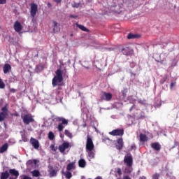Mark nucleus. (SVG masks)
Here are the masks:
<instances>
[{
    "mask_svg": "<svg viewBox=\"0 0 179 179\" xmlns=\"http://www.w3.org/2000/svg\"><path fill=\"white\" fill-rule=\"evenodd\" d=\"M62 80V71L59 69L56 71V76L53 78L52 81L53 87H55V86H57L59 83H61Z\"/></svg>",
    "mask_w": 179,
    "mask_h": 179,
    "instance_id": "1",
    "label": "nucleus"
},
{
    "mask_svg": "<svg viewBox=\"0 0 179 179\" xmlns=\"http://www.w3.org/2000/svg\"><path fill=\"white\" fill-rule=\"evenodd\" d=\"M57 121H59V123L57 126V129L59 132L64 131V128H65V125H68V120L65 119L64 117H57Z\"/></svg>",
    "mask_w": 179,
    "mask_h": 179,
    "instance_id": "2",
    "label": "nucleus"
},
{
    "mask_svg": "<svg viewBox=\"0 0 179 179\" xmlns=\"http://www.w3.org/2000/svg\"><path fill=\"white\" fill-rule=\"evenodd\" d=\"M22 119L25 125H29L30 122H34V119L33 118L31 114L24 115V116H22Z\"/></svg>",
    "mask_w": 179,
    "mask_h": 179,
    "instance_id": "3",
    "label": "nucleus"
},
{
    "mask_svg": "<svg viewBox=\"0 0 179 179\" xmlns=\"http://www.w3.org/2000/svg\"><path fill=\"white\" fill-rule=\"evenodd\" d=\"M94 149V144H93V140L87 136L86 143V150H93Z\"/></svg>",
    "mask_w": 179,
    "mask_h": 179,
    "instance_id": "4",
    "label": "nucleus"
},
{
    "mask_svg": "<svg viewBox=\"0 0 179 179\" xmlns=\"http://www.w3.org/2000/svg\"><path fill=\"white\" fill-rule=\"evenodd\" d=\"M109 134L113 136H122V135H124V129H117L110 131Z\"/></svg>",
    "mask_w": 179,
    "mask_h": 179,
    "instance_id": "5",
    "label": "nucleus"
},
{
    "mask_svg": "<svg viewBox=\"0 0 179 179\" xmlns=\"http://www.w3.org/2000/svg\"><path fill=\"white\" fill-rule=\"evenodd\" d=\"M124 162L127 166H132L133 159L131 154H127L124 159Z\"/></svg>",
    "mask_w": 179,
    "mask_h": 179,
    "instance_id": "6",
    "label": "nucleus"
},
{
    "mask_svg": "<svg viewBox=\"0 0 179 179\" xmlns=\"http://www.w3.org/2000/svg\"><path fill=\"white\" fill-rule=\"evenodd\" d=\"M30 6H31V10H30L31 16H32V17H35L38 10L37 4L31 3Z\"/></svg>",
    "mask_w": 179,
    "mask_h": 179,
    "instance_id": "7",
    "label": "nucleus"
},
{
    "mask_svg": "<svg viewBox=\"0 0 179 179\" xmlns=\"http://www.w3.org/2000/svg\"><path fill=\"white\" fill-rule=\"evenodd\" d=\"M69 148H71V144L68 142H64L59 147V150L61 153H64Z\"/></svg>",
    "mask_w": 179,
    "mask_h": 179,
    "instance_id": "8",
    "label": "nucleus"
},
{
    "mask_svg": "<svg viewBox=\"0 0 179 179\" xmlns=\"http://www.w3.org/2000/svg\"><path fill=\"white\" fill-rule=\"evenodd\" d=\"M101 99L102 100H106V101H110V99H113V95L110 93L102 92Z\"/></svg>",
    "mask_w": 179,
    "mask_h": 179,
    "instance_id": "9",
    "label": "nucleus"
},
{
    "mask_svg": "<svg viewBox=\"0 0 179 179\" xmlns=\"http://www.w3.org/2000/svg\"><path fill=\"white\" fill-rule=\"evenodd\" d=\"M30 142L34 149H38V148H40V143L38 142V140L31 138Z\"/></svg>",
    "mask_w": 179,
    "mask_h": 179,
    "instance_id": "10",
    "label": "nucleus"
},
{
    "mask_svg": "<svg viewBox=\"0 0 179 179\" xmlns=\"http://www.w3.org/2000/svg\"><path fill=\"white\" fill-rule=\"evenodd\" d=\"M61 28L59 27V24L57 22L53 21V32L54 33H59Z\"/></svg>",
    "mask_w": 179,
    "mask_h": 179,
    "instance_id": "11",
    "label": "nucleus"
},
{
    "mask_svg": "<svg viewBox=\"0 0 179 179\" xmlns=\"http://www.w3.org/2000/svg\"><path fill=\"white\" fill-rule=\"evenodd\" d=\"M76 169V165L73 162H70L66 166L67 171H72V170H75Z\"/></svg>",
    "mask_w": 179,
    "mask_h": 179,
    "instance_id": "12",
    "label": "nucleus"
},
{
    "mask_svg": "<svg viewBox=\"0 0 179 179\" xmlns=\"http://www.w3.org/2000/svg\"><path fill=\"white\" fill-rule=\"evenodd\" d=\"M14 29L17 33H19L22 30V24L19 22L18 21H16L14 24Z\"/></svg>",
    "mask_w": 179,
    "mask_h": 179,
    "instance_id": "13",
    "label": "nucleus"
},
{
    "mask_svg": "<svg viewBox=\"0 0 179 179\" xmlns=\"http://www.w3.org/2000/svg\"><path fill=\"white\" fill-rule=\"evenodd\" d=\"M86 152L88 155V159L90 160V159H94V149L93 150H86Z\"/></svg>",
    "mask_w": 179,
    "mask_h": 179,
    "instance_id": "14",
    "label": "nucleus"
},
{
    "mask_svg": "<svg viewBox=\"0 0 179 179\" xmlns=\"http://www.w3.org/2000/svg\"><path fill=\"white\" fill-rule=\"evenodd\" d=\"M117 149H118V150H121V149H122V147L124 146V141H122V138L117 139Z\"/></svg>",
    "mask_w": 179,
    "mask_h": 179,
    "instance_id": "15",
    "label": "nucleus"
},
{
    "mask_svg": "<svg viewBox=\"0 0 179 179\" xmlns=\"http://www.w3.org/2000/svg\"><path fill=\"white\" fill-rule=\"evenodd\" d=\"M12 69V66L9 64H6L3 67V71L4 73H8Z\"/></svg>",
    "mask_w": 179,
    "mask_h": 179,
    "instance_id": "16",
    "label": "nucleus"
},
{
    "mask_svg": "<svg viewBox=\"0 0 179 179\" xmlns=\"http://www.w3.org/2000/svg\"><path fill=\"white\" fill-rule=\"evenodd\" d=\"M8 148H9V145L7 143H6L0 148V153H5V152L8 150Z\"/></svg>",
    "mask_w": 179,
    "mask_h": 179,
    "instance_id": "17",
    "label": "nucleus"
},
{
    "mask_svg": "<svg viewBox=\"0 0 179 179\" xmlns=\"http://www.w3.org/2000/svg\"><path fill=\"white\" fill-rule=\"evenodd\" d=\"M151 148H152V149H154V150H160V149H161V146H160V144H159V143H152Z\"/></svg>",
    "mask_w": 179,
    "mask_h": 179,
    "instance_id": "18",
    "label": "nucleus"
},
{
    "mask_svg": "<svg viewBox=\"0 0 179 179\" xmlns=\"http://www.w3.org/2000/svg\"><path fill=\"white\" fill-rule=\"evenodd\" d=\"M122 52L124 55H129V54H131V48L125 47L122 50Z\"/></svg>",
    "mask_w": 179,
    "mask_h": 179,
    "instance_id": "19",
    "label": "nucleus"
},
{
    "mask_svg": "<svg viewBox=\"0 0 179 179\" xmlns=\"http://www.w3.org/2000/svg\"><path fill=\"white\" fill-rule=\"evenodd\" d=\"M140 36L135 34H129L127 35V38L129 40H134V38H139Z\"/></svg>",
    "mask_w": 179,
    "mask_h": 179,
    "instance_id": "20",
    "label": "nucleus"
},
{
    "mask_svg": "<svg viewBox=\"0 0 179 179\" xmlns=\"http://www.w3.org/2000/svg\"><path fill=\"white\" fill-rule=\"evenodd\" d=\"M9 173L16 177V178L19 177V171H16V169H10Z\"/></svg>",
    "mask_w": 179,
    "mask_h": 179,
    "instance_id": "21",
    "label": "nucleus"
},
{
    "mask_svg": "<svg viewBox=\"0 0 179 179\" xmlns=\"http://www.w3.org/2000/svg\"><path fill=\"white\" fill-rule=\"evenodd\" d=\"M78 166L83 169L86 167V161L85 159H80L78 161Z\"/></svg>",
    "mask_w": 179,
    "mask_h": 179,
    "instance_id": "22",
    "label": "nucleus"
},
{
    "mask_svg": "<svg viewBox=\"0 0 179 179\" xmlns=\"http://www.w3.org/2000/svg\"><path fill=\"white\" fill-rule=\"evenodd\" d=\"M9 178V172L6 171L4 173H1V179H8Z\"/></svg>",
    "mask_w": 179,
    "mask_h": 179,
    "instance_id": "23",
    "label": "nucleus"
},
{
    "mask_svg": "<svg viewBox=\"0 0 179 179\" xmlns=\"http://www.w3.org/2000/svg\"><path fill=\"white\" fill-rule=\"evenodd\" d=\"M76 27H78V29H80V30H83V31H89V29H87V28H86L83 25H80L79 24H76Z\"/></svg>",
    "mask_w": 179,
    "mask_h": 179,
    "instance_id": "24",
    "label": "nucleus"
},
{
    "mask_svg": "<svg viewBox=\"0 0 179 179\" xmlns=\"http://www.w3.org/2000/svg\"><path fill=\"white\" fill-rule=\"evenodd\" d=\"M140 141L141 142H146V141H148V136L145 134H140Z\"/></svg>",
    "mask_w": 179,
    "mask_h": 179,
    "instance_id": "25",
    "label": "nucleus"
},
{
    "mask_svg": "<svg viewBox=\"0 0 179 179\" xmlns=\"http://www.w3.org/2000/svg\"><path fill=\"white\" fill-rule=\"evenodd\" d=\"M64 174L66 178H68V179L72 178V173L69 172V171H66Z\"/></svg>",
    "mask_w": 179,
    "mask_h": 179,
    "instance_id": "26",
    "label": "nucleus"
},
{
    "mask_svg": "<svg viewBox=\"0 0 179 179\" xmlns=\"http://www.w3.org/2000/svg\"><path fill=\"white\" fill-rule=\"evenodd\" d=\"M49 176L50 177H55V176H57V172L55 170L50 169Z\"/></svg>",
    "mask_w": 179,
    "mask_h": 179,
    "instance_id": "27",
    "label": "nucleus"
},
{
    "mask_svg": "<svg viewBox=\"0 0 179 179\" xmlns=\"http://www.w3.org/2000/svg\"><path fill=\"white\" fill-rule=\"evenodd\" d=\"M31 174L34 177H38L40 176V171L37 170H34L31 172Z\"/></svg>",
    "mask_w": 179,
    "mask_h": 179,
    "instance_id": "28",
    "label": "nucleus"
},
{
    "mask_svg": "<svg viewBox=\"0 0 179 179\" xmlns=\"http://www.w3.org/2000/svg\"><path fill=\"white\" fill-rule=\"evenodd\" d=\"M64 134L66 135V136H68L69 138L72 139V133L69 132L67 129L64 131Z\"/></svg>",
    "mask_w": 179,
    "mask_h": 179,
    "instance_id": "29",
    "label": "nucleus"
},
{
    "mask_svg": "<svg viewBox=\"0 0 179 179\" xmlns=\"http://www.w3.org/2000/svg\"><path fill=\"white\" fill-rule=\"evenodd\" d=\"M54 138H55V136L54 135V133H52V131H50L49 134H48V138L50 141H52V140H54Z\"/></svg>",
    "mask_w": 179,
    "mask_h": 179,
    "instance_id": "30",
    "label": "nucleus"
},
{
    "mask_svg": "<svg viewBox=\"0 0 179 179\" xmlns=\"http://www.w3.org/2000/svg\"><path fill=\"white\" fill-rule=\"evenodd\" d=\"M124 171L125 173H132V166H127Z\"/></svg>",
    "mask_w": 179,
    "mask_h": 179,
    "instance_id": "31",
    "label": "nucleus"
},
{
    "mask_svg": "<svg viewBox=\"0 0 179 179\" xmlns=\"http://www.w3.org/2000/svg\"><path fill=\"white\" fill-rule=\"evenodd\" d=\"M50 148L51 150H53V152H57V149H58L57 147H55V144H51Z\"/></svg>",
    "mask_w": 179,
    "mask_h": 179,
    "instance_id": "32",
    "label": "nucleus"
},
{
    "mask_svg": "<svg viewBox=\"0 0 179 179\" xmlns=\"http://www.w3.org/2000/svg\"><path fill=\"white\" fill-rule=\"evenodd\" d=\"M5 120V114L3 113H0V121H3Z\"/></svg>",
    "mask_w": 179,
    "mask_h": 179,
    "instance_id": "33",
    "label": "nucleus"
},
{
    "mask_svg": "<svg viewBox=\"0 0 179 179\" xmlns=\"http://www.w3.org/2000/svg\"><path fill=\"white\" fill-rule=\"evenodd\" d=\"M5 88V83L2 82V80H0V89H4Z\"/></svg>",
    "mask_w": 179,
    "mask_h": 179,
    "instance_id": "34",
    "label": "nucleus"
},
{
    "mask_svg": "<svg viewBox=\"0 0 179 179\" xmlns=\"http://www.w3.org/2000/svg\"><path fill=\"white\" fill-rule=\"evenodd\" d=\"M80 4L79 3H74L72 4L73 8H79Z\"/></svg>",
    "mask_w": 179,
    "mask_h": 179,
    "instance_id": "35",
    "label": "nucleus"
},
{
    "mask_svg": "<svg viewBox=\"0 0 179 179\" xmlns=\"http://www.w3.org/2000/svg\"><path fill=\"white\" fill-rule=\"evenodd\" d=\"M20 179H31V178H30L26 175H24L22 176H20Z\"/></svg>",
    "mask_w": 179,
    "mask_h": 179,
    "instance_id": "36",
    "label": "nucleus"
},
{
    "mask_svg": "<svg viewBox=\"0 0 179 179\" xmlns=\"http://www.w3.org/2000/svg\"><path fill=\"white\" fill-rule=\"evenodd\" d=\"M159 177H160V176L156 173L152 176V179H159Z\"/></svg>",
    "mask_w": 179,
    "mask_h": 179,
    "instance_id": "37",
    "label": "nucleus"
},
{
    "mask_svg": "<svg viewBox=\"0 0 179 179\" xmlns=\"http://www.w3.org/2000/svg\"><path fill=\"white\" fill-rule=\"evenodd\" d=\"M6 3V0H0V5H3Z\"/></svg>",
    "mask_w": 179,
    "mask_h": 179,
    "instance_id": "38",
    "label": "nucleus"
},
{
    "mask_svg": "<svg viewBox=\"0 0 179 179\" xmlns=\"http://www.w3.org/2000/svg\"><path fill=\"white\" fill-rule=\"evenodd\" d=\"M174 86H176V83H171V85H170V88H171V89H173V88L174 87Z\"/></svg>",
    "mask_w": 179,
    "mask_h": 179,
    "instance_id": "39",
    "label": "nucleus"
},
{
    "mask_svg": "<svg viewBox=\"0 0 179 179\" xmlns=\"http://www.w3.org/2000/svg\"><path fill=\"white\" fill-rule=\"evenodd\" d=\"M10 92L11 93H15V92H16V90L12 88V89L10 90Z\"/></svg>",
    "mask_w": 179,
    "mask_h": 179,
    "instance_id": "40",
    "label": "nucleus"
},
{
    "mask_svg": "<svg viewBox=\"0 0 179 179\" xmlns=\"http://www.w3.org/2000/svg\"><path fill=\"white\" fill-rule=\"evenodd\" d=\"M138 103H139L140 104H145V101L138 100Z\"/></svg>",
    "mask_w": 179,
    "mask_h": 179,
    "instance_id": "41",
    "label": "nucleus"
},
{
    "mask_svg": "<svg viewBox=\"0 0 179 179\" xmlns=\"http://www.w3.org/2000/svg\"><path fill=\"white\" fill-rule=\"evenodd\" d=\"M70 17H73V19H76V17H78V16L71 15H70Z\"/></svg>",
    "mask_w": 179,
    "mask_h": 179,
    "instance_id": "42",
    "label": "nucleus"
},
{
    "mask_svg": "<svg viewBox=\"0 0 179 179\" xmlns=\"http://www.w3.org/2000/svg\"><path fill=\"white\" fill-rule=\"evenodd\" d=\"M22 141L24 142H27V138L26 137H22Z\"/></svg>",
    "mask_w": 179,
    "mask_h": 179,
    "instance_id": "43",
    "label": "nucleus"
},
{
    "mask_svg": "<svg viewBox=\"0 0 179 179\" xmlns=\"http://www.w3.org/2000/svg\"><path fill=\"white\" fill-rule=\"evenodd\" d=\"M55 2H57V3H59L61 2V0H53Z\"/></svg>",
    "mask_w": 179,
    "mask_h": 179,
    "instance_id": "44",
    "label": "nucleus"
},
{
    "mask_svg": "<svg viewBox=\"0 0 179 179\" xmlns=\"http://www.w3.org/2000/svg\"><path fill=\"white\" fill-rule=\"evenodd\" d=\"M163 57H164V54L162 53V54L160 55V58H161V59H162V58H163Z\"/></svg>",
    "mask_w": 179,
    "mask_h": 179,
    "instance_id": "45",
    "label": "nucleus"
},
{
    "mask_svg": "<svg viewBox=\"0 0 179 179\" xmlns=\"http://www.w3.org/2000/svg\"><path fill=\"white\" fill-rule=\"evenodd\" d=\"M48 8H51V3H48Z\"/></svg>",
    "mask_w": 179,
    "mask_h": 179,
    "instance_id": "46",
    "label": "nucleus"
},
{
    "mask_svg": "<svg viewBox=\"0 0 179 179\" xmlns=\"http://www.w3.org/2000/svg\"><path fill=\"white\" fill-rule=\"evenodd\" d=\"M2 111H6V107L3 108Z\"/></svg>",
    "mask_w": 179,
    "mask_h": 179,
    "instance_id": "47",
    "label": "nucleus"
},
{
    "mask_svg": "<svg viewBox=\"0 0 179 179\" xmlns=\"http://www.w3.org/2000/svg\"><path fill=\"white\" fill-rule=\"evenodd\" d=\"M139 179H146V177H145V176H142V177H140V178Z\"/></svg>",
    "mask_w": 179,
    "mask_h": 179,
    "instance_id": "48",
    "label": "nucleus"
},
{
    "mask_svg": "<svg viewBox=\"0 0 179 179\" xmlns=\"http://www.w3.org/2000/svg\"><path fill=\"white\" fill-rule=\"evenodd\" d=\"M117 173L118 174H121V169H118Z\"/></svg>",
    "mask_w": 179,
    "mask_h": 179,
    "instance_id": "49",
    "label": "nucleus"
},
{
    "mask_svg": "<svg viewBox=\"0 0 179 179\" xmlns=\"http://www.w3.org/2000/svg\"><path fill=\"white\" fill-rule=\"evenodd\" d=\"M134 107H135V105H133V106L130 108V111H132V108H134Z\"/></svg>",
    "mask_w": 179,
    "mask_h": 179,
    "instance_id": "50",
    "label": "nucleus"
},
{
    "mask_svg": "<svg viewBox=\"0 0 179 179\" xmlns=\"http://www.w3.org/2000/svg\"><path fill=\"white\" fill-rule=\"evenodd\" d=\"M68 64H69H69H71V60L70 59L68 60Z\"/></svg>",
    "mask_w": 179,
    "mask_h": 179,
    "instance_id": "51",
    "label": "nucleus"
},
{
    "mask_svg": "<svg viewBox=\"0 0 179 179\" xmlns=\"http://www.w3.org/2000/svg\"><path fill=\"white\" fill-rule=\"evenodd\" d=\"M36 162H37V161H36V159L34 160V164H36Z\"/></svg>",
    "mask_w": 179,
    "mask_h": 179,
    "instance_id": "52",
    "label": "nucleus"
},
{
    "mask_svg": "<svg viewBox=\"0 0 179 179\" xmlns=\"http://www.w3.org/2000/svg\"><path fill=\"white\" fill-rule=\"evenodd\" d=\"M12 143H15V140H13V141H11Z\"/></svg>",
    "mask_w": 179,
    "mask_h": 179,
    "instance_id": "53",
    "label": "nucleus"
}]
</instances>
